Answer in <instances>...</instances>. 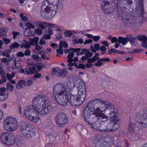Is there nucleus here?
<instances>
[{
	"label": "nucleus",
	"instance_id": "59",
	"mask_svg": "<svg viewBox=\"0 0 147 147\" xmlns=\"http://www.w3.org/2000/svg\"><path fill=\"white\" fill-rule=\"evenodd\" d=\"M56 51L60 54L63 55V50L61 48H59V49H57Z\"/></svg>",
	"mask_w": 147,
	"mask_h": 147
},
{
	"label": "nucleus",
	"instance_id": "14",
	"mask_svg": "<svg viewBox=\"0 0 147 147\" xmlns=\"http://www.w3.org/2000/svg\"><path fill=\"white\" fill-rule=\"evenodd\" d=\"M53 75L57 74L58 77H64L67 74V72L66 68H63L61 70L59 67L54 68L52 72Z\"/></svg>",
	"mask_w": 147,
	"mask_h": 147
},
{
	"label": "nucleus",
	"instance_id": "41",
	"mask_svg": "<svg viewBox=\"0 0 147 147\" xmlns=\"http://www.w3.org/2000/svg\"><path fill=\"white\" fill-rule=\"evenodd\" d=\"M1 79L0 80V84H2L5 82L6 80L7 79L5 76V73L2 74L0 75Z\"/></svg>",
	"mask_w": 147,
	"mask_h": 147
},
{
	"label": "nucleus",
	"instance_id": "18",
	"mask_svg": "<svg viewBox=\"0 0 147 147\" xmlns=\"http://www.w3.org/2000/svg\"><path fill=\"white\" fill-rule=\"evenodd\" d=\"M6 88H0V101H3L7 99L8 96V94L5 93Z\"/></svg>",
	"mask_w": 147,
	"mask_h": 147
},
{
	"label": "nucleus",
	"instance_id": "27",
	"mask_svg": "<svg viewBox=\"0 0 147 147\" xmlns=\"http://www.w3.org/2000/svg\"><path fill=\"white\" fill-rule=\"evenodd\" d=\"M49 25L47 26L48 28L47 34L51 36L53 34V31L51 29H53V27L57 28L58 26L57 25L53 24L50 23Z\"/></svg>",
	"mask_w": 147,
	"mask_h": 147
},
{
	"label": "nucleus",
	"instance_id": "1",
	"mask_svg": "<svg viewBox=\"0 0 147 147\" xmlns=\"http://www.w3.org/2000/svg\"><path fill=\"white\" fill-rule=\"evenodd\" d=\"M47 98L42 94L37 95L33 99L32 107L36 113L45 115L49 113L51 107L47 104Z\"/></svg>",
	"mask_w": 147,
	"mask_h": 147
},
{
	"label": "nucleus",
	"instance_id": "45",
	"mask_svg": "<svg viewBox=\"0 0 147 147\" xmlns=\"http://www.w3.org/2000/svg\"><path fill=\"white\" fill-rule=\"evenodd\" d=\"M106 141H105V142L107 143V144H106L107 147L109 145L110 143L112 142V141L113 140V138L110 137H107L106 138Z\"/></svg>",
	"mask_w": 147,
	"mask_h": 147
},
{
	"label": "nucleus",
	"instance_id": "4",
	"mask_svg": "<svg viewBox=\"0 0 147 147\" xmlns=\"http://www.w3.org/2000/svg\"><path fill=\"white\" fill-rule=\"evenodd\" d=\"M4 129L10 132H13L17 128L18 123L15 117H6L3 121Z\"/></svg>",
	"mask_w": 147,
	"mask_h": 147
},
{
	"label": "nucleus",
	"instance_id": "2",
	"mask_svg": "<svg viewBox=\"0 0 147 147\" xmlns=\"http://www.w3.org/2000/svg\"><path fill=\"white\" fill-rule=\"evenodd\" d=\"M136 121L138 125L142 128L147 127V110L144 108L140 109L136 113Z\"/></svg>",
	"mask_w": 147,
	"mask_h": 147
},
{
	"label": "nucleus",
	"instance_id": "8",
	"mask_svg": "<svg viewBox=\"0 0 147 147\" xmlns=\"http://www.w3.org/2000/svg\"><path fill=\"white\" fill-rule=\"evenodd\" d=\"M55 121L58 127H64L67 122V118L66 115L63 113H57L55 117Z\"/></svg>",
	"mask_w": 147,
	"mask_h": 147
},
{
	"label": "nucleus",
	"instance_id": "3",
	"mask_svg": "<svg viewBox=\"0 0 147 147\" xmlns=\"http://www.w3.org/2000/svg\"><path fill=\"white\" fill-rule=\"evenodd\" d=\"M58 7L57 6H47L42 9L40 12V14L41 17L45 19H51L53 18L56 14L58 10Z\"/></svg>",
	"mask_w": 147,
	"mask_h": 147
},
{
	"label": "nucleus",
	"instance_id": "33",
	"mask_svg": "<svg viewBox=\"0 0 147 147\" xmlns=\"http://www.w3.org/2000/svg\"><path fill=\"white\" fill-rule=\"evenodd\" d=\"M94 48L93 46H91L90 47V49L92 51L93 53H96V51L100 49V45L99 44H96L94 45Z\"/></svg>",
	"mask_w": 147,
	"mask_h": 147
},
{
	"label": "nucleus",
	"instance_id": "30",
	"mask_svg": "<svg viewBox=\"0 0 147 147\" xmlns=\"http://www.w3.org/2000/svg\"><path fill=\"white\" fill-rule=\"evenodd\" d=\"M138 2L137 3V6L136 7L138 11H139L140 10L142 12L143 11V0H138Z\"/></svg>",
	"mask_w": 147,
	"mask_h": 147
},
{
	"label": "nucleus",
	"instance_id": "25",
	"mask_svg": "<svg viewBox=\"0 0 147 147\" xmlns=\"http://www.w3.org/2000/svg\"><path fill=\"white\" fill-rule=\"evenodd\" d=\"M20 125L21 127V131L27 129H29V127H30L28 123L24 121H22L20 123Z\"/></svg>",
	"mask_w": 147,
	"mask_h": 147
},
{
	"label": "nucleus",
	"instance_id": "21",
	"mask_svg": "<svg viewBox=\"0 0 147 147\" xmlns=\"http://www.w3.org/2000/svg\"><path fill=\"white\" fill-rule=\"evenodd\" d=\"M78 92L79 97L81 98V102L84 101L86 97V88H82L78 89Z\"/></svg>",
	"mask_w": 147,
	"mask_h": 147
},
{
	"label": "nucleus",
	"instance_id": "56",
	"mask_svg": "<svg viewBox=\"0 0 147 147\" xmlns=\"http://www.w3.org/2000/svg\"><path fill=\"white\" fill-rule=\"evenodd\" d=\"M117 50H116L114 49H113L108 51V53L109 54H110L113 53H114L115 54L117 53Z\"/></svg>",
	"mask_w": 147,
	"mask_h": 147
},
{
	"label": "nucleus",
	"instance_id": "51",
	"mask_svg": "<svg viewBox=\"0 0 147 147\" xmlns=\"http://www.w3.org/2000/svg\"><path fill=\"white\" fill-rule=\"evenodd\" d=\"M47 139H49L51 142L54 141L55 140L54 136L53 135H47Z\"/></svg>",
	"mask_w": 147,
	"mask_h": 147
},
{
	"label": "nucleus",
	"instance_id": "16",
	"mask_svg": "<svg viewBox=\"0 0 147 147\" xmlns=\"http://www.w3.org/2000/svg\"><path fill=\"white\" fill-rule=\"evenodd\" d=\"M36 66L34 65H30L29 67L25 69V74L32 75L36 71Z\"/></svg>",
	"mask_w": 147,
	"mask_h": 147
},
{
	"label": "nucleus",
	"instance_id": "42",
	"mask_svg": "<svg viewBox=\"0 0 147 147\" xmlns=\"http://www.w3.org/2000/svg\"><path fill=\"white\" fill-rule=\"evenodd\" d=\"M126 39H127V41L128 40L131 43H132L136 39V38L135 37H132V36L128 35L126 37Z\"/></svg>",
	"mask_w": 147,
	"mask_h": 147
},
{
	"label": "nucleus",
	"instance_id": "11",
	"mask_svg": "<svg viewBox=\"0 0 147 147\" xmlns=\"http://www.w3.org/2000/svg\"><path fill=\"white\" fill-rule=\"evenodd\" d=\"M69 95L67 96V98L68 99V102H69L70 104L73 106H76V105H78L77 103L80 101H81V98L78 96V95H76L72 94L70 92H68Z\"/></svg>",
	"mask_w": 147,
	"mask_h": 147
},
{
	"label": "nucleus",
	"instance_id": "39",
	"mask_svg": "<svg viewBox=\"0 0 147 147\" xmlns=\"http://www.w3.org/2000/svg\"><path fill=\"white\" fill-rule=\"evenodd\" d=\"M78 89L83 88H86V86L84 82L83 81H80L77 86Z\"/></svg>",
	"mask_w": 147,
	"mask_h": 147
},
{
	"label": "nucleus",
	"instance_id": "15",
	"mask_svg": "<svg viewBox=\"0 0 147 147\" xmlns=\"http://www.w3.org/2000/svg\"><path fill=\"white\" fill-rule=\"evenodd\" d=\"M108 5H105L102 4L101 9L102 11V12L105 15H108L113 13L114 9L111 7H108Z\"/></svg>",
	"mask_w": 147,
	"mask_h": 147
},
{
	"label": "nucleus",
	"instance_id": "57",
	"mask_svg": "<svg viewBox=\"0 0 147 147\" xmlns=\"http://www.w3.org/2000/svg\"><path fill=\"white\" fill-rule=\"evenodd\" d=\"M77 69H85V66L84 64L83 63H80L78 64Z\"/></svg>",
	"mask_w": 147,
	"mask_h": 147
},
{
	"label": "nucleus",
	"instance_id": "53",
	"mask_svg": "<svg viewBox=\"0 0 147 147\" xmlns=\"http://www.w3.org/2000/svg\"><path fill=\"white\" fill-rule=\"evenodd\" d=\"M24 35L26 36H30L31 34V32L29 30H26L24 32Z\"/></svg>",
	"mask_w": 147,
	"mask_h": 147
},
{
	"label": "nucleus",
	"instance_id": "35",
	"mask_svg": "<svg viewBox=\"0 0 147 147\" xmlns=\"http://www.w3.org/2000/svg\"><path fill=\"white\" fill-rule=\"evenodd\" d=\"M136 37L140 41L143 42L144 41H147V37L145 35H139Z\"/></svg>",
	"mask_w": 147,
	"mask_h": 147
},
{
	"label": "nucleus",
	"instance_id": "48",
	"mask_svg": "<svg viewBox=\"0 0 147 147\" xmlns=\"http://www.w3.org/2000/svg\"><path fill=\"white\" fill-rule=\"evenodd\" d=\"M109 0H105L104 1H103V4L105 5L109 6L114 1V0H111L110 1V2Z\"/></svg>",
	"mask_w": 147,
	"mask_h": 147
},
{
	"label": "nucleus",
	"instance_id": "9",
	"mask_svg": "<svg viewBox=\"0 0 147 147\" xmlns=\"http://www.w3.org/2000/svg\"><path fill=\"white\" fill-rule=\"evenodd\" d=\"M110 121L113 123V125L112 128L109 127V129H105V130L107 131H114L119 127V120L118 117V114L110 116Z\"/></svg>",
	"mask_w": 147,
	"mask_h": 147
},
{
	"label": "nucleus",
	"instance_id": "22",
	"mask_svg": "<svg viewBox=\"0 0 147 147\" xmlns=\"http://www.w3.org/2000/svg\"><path fill=\"white\" fill-rule=\"evenodd\" d=\"M29 129L22 130L21 132L24 137L28 139L31 138L33 136L34 133L33 131H29Z\"/></svg>",
	"mask_w": 147,
	"mask_h": 147
},
{
	"label": "nucleus",
	"instance_id": "19",
	"mask_svg": "<svg viewBox=\"0 0 147 147\" xmlns=\"http://www.w3.org/2000/svg\"><path fill=\"white\" fill-rule=\"evenodd\" d=\"M50 23L41 21H37L35 22V24L37 27L43 30H45L46 31L47 30L46 26L47 27Z\"/></svg>",
	"mask_w": 147,
	"mask_h": 147
},
{
	"label": "nucleus",
	"instance_id": "6",
	"mask_svg": "<svg viewBox=\"0 0 147 147\" xmlns=\"http://www.w3.org/2000/svg\"><path fill=\"white\" fill-rule=\"evenodd\" d=\"M35 110L30 107H26L24 109V114L26 118L34 123H36L39 120V116L37 115Z\"/></svg>",
	"mask_w": 147,
	"mask_h": 147
},
{
	"label": "nucleus",
	"instance_id": "55",
	"mask_svg": "<svg viewBox=\"0 0 147 147\" xmlns=\"http://www.w3.org/2000/svg\"><path fill=\"white\" fill-rule=\"evenodd\" d=\"M20 16L22 20L26 21L28 20V18L27 17L24 16L22 13L20 14Z\"/></svg>",
	"mask_w": 147,
	"mask_h": 147
},
{
	"label": "nucleus",
	"instance_id": "34",
	"mask_svg": "<svg viewBox=\"0 0 147 147\" xmlns=\"http://www.w3.org/2000/svg\"><path fill=\"white\" fill-rule=\"evenodd\" d=\"M135 127V125L133 123H130L128 127V130L130 132H133L134 131Z\"/></svg>",
	"mask_w": 147,
	"mask_h": 147
},
{
	"label": "nucleus",
	"instance_id": "36",
	"mask_svg": "<svg viewBox=\"0 0 147 147\" xmlns=\"http://www.w3.org/2000/svg\"><path fill=\"white\" fill-rule=\"evenodd\" d=\"M19 44L17 42H15L13 43L9 46V48L11 49H13L15 48H17L20 46Z\"/></svg>",
	"mask_w": 147,
	"mask_h": 147
},
{
	"label": "nucleus",
	"instance_id": "49",
	"mask_svg": "<svg viewBox=\"0 0 147 147\" xmlns=\"http://www.w3.org/2000/svg\"><path fill=\"white\" fill-rule=\"evenodd\" d=\"M7 32V31L5 29L2 28H0V35L1 36H4Z\"/></svg>",
	"mask_w": 147,
	"mask_h": 147
},
{
	"label": "nucleus",
	"instance_id": "63",
	"mask_svg": "<svg viewBox=\"0 0 147 147\" xmlns=\"http://www.w3.org/2000/svg\"><path fill=\"white\" fill-rule=\"evenodd\" d=\"M42 48V47L41 46L36 45L35 49L36 51H40Z\"/></svg>",
	"mask_w": 147,
	"mask_h": 147
},
{
	"label": "nucleus",
	"instance_id": "13",
	"mask_svg": "<svg viewBox=\"0 0 147 147\" xmlns=\"http://www.w3.org/2000/svg\"><path fill=\"white\" fill-rule=\"evenodd\" d=\"M61 91H66L65 90V86L61 83H57L53 87V96H55V95H57L58 93Z\"/></svg>",
	"mask_w": 147,
	"mask_h": 147
},
{
	"label": "nucleus",
	"instance_id": "28",
	"mask_svg": "<svg viewBox=\"0 0 147 147\" xmlns=\"http://www.w3.org/2000/svg\"><path fill=\"white\" fill-rule=\"evenodd\" d=\"M22 44L20 45V47L22 48L23 47L26 49H28L30 48L31 45L30 43L25 40H24L22 42Z\"/></svg>",
	"mask_w": 147,
	"mask_h": 147
},
{
	"label": "nucleus",
	"instance_id": "20",
	"mask_svg": "<svg viewBox=\"0 0 147 147\" xmlns=\"http://www.w3.org/2000/svg\"><path fill=\"white\" fill-rule=\"evenodd\" d=\"M10 133L8 132H3L1 136L0 139L2 142L6 145V143L8 139V138L11 136H10Z\"/></svg>",
	"mask_w": 147,
	"mask_h": 147
},
{
	"label": "nucleus",
	"instance_id": "40",
	"mask_svg": "<svg viewBox=\"0 0 147 147\" xmlns=\"http://www.w3.org/2000/svg\"><path fill=\"white\" fill-rule=\"evenodd\" d=\"M6 88L7 90L12 92L13 91L14 86L13 85L10 83H8L7 84Z\"/></svg>",
	"mask_w": 147,
	"mask_h": 147
},
{
	"label": "nucleus",
	"instance_id": "38",
	"mask_svg": "<svg viewBox=\"0 0 147 147\" xmlns=\"http://www.w3.org/2000/svg\"><path fill=\"white\" fill-rule=\"evenodd\" d=\"M74 53H73L72 51L68 55L67 57L68 59H67V61L68 62H72V58L74 57Z\"/></svg>",
	"mask_w": 147,
	"mask_h": 147
},
{
	"label": "nucleus",
	"instance_id": "17",
	"mask_svg": "<svg viewBox=\"0 0 147 147\" xmlns=\"http://www.w3.org/2000/svg\"><path fill=\"white\" fill-rule=\"evenodd\" d=\"M59 0H46L44 1L42 3V9L43 7L45 5L46 2H47L51 6H54V7L57 6L58 7V4L59 3Z\"/></svg>",
	"mask_w": 147,
	"mask_h": 147
},
{
	"label": "nucleus",
	"instance_id": "43",
	"mask_svg": "<svg viewBox=\"0 0 147 147\" xmlns=\"http://www.w3.org/2000/svg\"><path fill=\"white\" fill-rule=\"evenodd\" d=\"M100 132L102 131V132H103V131H106V132H109V131H107L105 130H105V129H109V127H107L106 126L103 124H100Z\"/></svg>",
	"mask_w": 147,
	"mask_h": 147
},
{
	"label": "nucleus",
	"instance_id": "50",
	"mask_svg": "<svg viewBox=\"0 0 147 147\" xmlns=\"http://www.w3.org/2000/svg\"><path fill=\"white\" fill-rule=\"evenodd\" d=\"M72 35V32L70 30L65 31L64 32V35L66 37H70Z\"/></svg>",
	"mask_w": 147,
	"mask_h": 147
},
{
	"label": "nucleus",
	"instance_id": "61",
	"mask_svg": "<svg viewBox=\"0 0 147 147\" xmlns=\"http://www.w3.org/2000/svg\"><path fill=\"white\" fill-rule=\"evenodd\" d=\"M24 54L26 56H29L30 54V51L29 50H27L25 51Z\"/></svg>",
	"mask_w": 147,
	"mask_h": 147
},
{
	"label": "nucleus",
	"instance_id": "58",
	"mask_svg": "<svg viewBox=\"0 0 147 147\" xmlns=\"http://www.w3.org/2000/svg\"><path fill=\"white\" fill-rule=\"evenodd\" d=\"M12 34L13 35V39H15L16 38V36L17 35H19V33L17 32H16L14 31H13L12 32Z\"/></svg>",
	"mask_w": 147,
	"mask_h": 147
},
{
	"label": "nucleus",
	"instance_id": "37",
	"mask_svg": "<svg viewBox=\"0 0 147 147\" xmlns=\"http://www.w3.org/2000/svg\"><path fill=\"white\" fill-rule=\"evenodd\" d=\"M63 47L65 48H67L68 47V45L65 41H60L59 45V47L62 48Z\"/></svg>",
	"mask_w": 147,
	"mask_h": 147
},
{
	"label": "nucleus",
	"instance_id": "29",
	"mask_svg": "<svg viewBox=\"0 0 147 147\" xmlns=\"http://www.w3.org/2000/svg\"><path fill=\"white\" fill-rule=\"evenodd\" d=\"M26 85V82L24 80H21L18 82L16 85V88L20 89L22 87H24Z\"/></svg>",
	"mask_w": 147,
	"mask_h": 147
},
{
	"label": "nucleus",
	"instance_id": "24",
	"mask_svg": "<svg viewBox=\"0 0 147 147\" xmlns=\"http://www.w3.org/2000/svg\"><path fill=\"white\" fill-rule=\"evenodd\" d=\"M9 135L10 136H11V137L10 136L9 137V138L7 140V142L6 144V145L9 146L13 145L16 141L15 137L14 134L10 133Z\"/></svg>",
	"mask_w": 147,
	"mask_h": 147
},
{
	"label": "nucleus",
	"instance_id": "46",
	"mask_svg": "<svg viewBox=\"0 0 147 147\" xmlns=\"http://www.w3.org/2000/svg\"><path fill=\"white\" fill-rule=\"evenodd\" d=\"M32 57L33 59L37 62L39 61L41 59V57L38 55L36 54H34L32 55Z\"/></svg>",
	"mask_w": 147,
	"mask_h": 147
},
{
	"label": "nucleus",
	"instance_id": "32",
	"mask_svg": "<svg viewBox=\"0 0 147 147\" xmlns=\"http://www.w3.org/2000/svg\"><path fill=\"white\" fill-rule=\"evenodd\" d=\"M118 41L121 43L122 45H124L127 42V39L126 37L123 38L122 37H119L118 38Z\"/></svg>",
	"mask_w": 147,
	"mask_h": 147
},
{
	"label": "nucleus",
	"instance_id": "60",
	"mask_svg": "<svg viewBox=\"0 0 147 147\" xmlns=\"http://www.w3.org/2000/svg\"><path fill=\"white\" fill-rule=\"evenodd\" d=\"M89 50H88V51L85 54V55L87 57H91L93 55V53H92L89 52Z\"/></svg>",
	"mask_w": 147,
	"mask_h": 147
},
{
	"label": "nucleus",
	"instance_id": "12",
	"mask_svg": "<svg viewBox=\"0 0 147 147\" xmlns=\"http://www.w3.org/2000/svg\"><path fill=\"white\" fill-rule=\"evenodd\" d=\"M92 103L91 101L90 103H88V105L84 110L82 113V117L85 119L86 121L88 122V123H89V121H90L89 118L91 115L90 113L92 111L91 109L92 108V106L91 105Z\"/></svg>",
	"mask_w": 147,
	"mask_h": 147
},
{
	"label": "nucleus",
	"instance_id": "26",
	"mask_svg": "<svg viewBox=\"0 0 147 147\" xmlns=\"http://www.w3.org/2000/svg\"><path fill=\"white\" fill-rule=\"evenodd\" d=\"M107 143L102 140L96 141L94 142V145L95 147H107L106 144Z\"/></svg>",
	"mask_w": 147,
	"mask_h": 147
},
{
	"label": "nucleus",
	"instance_id": "10",
	"mask_svg": "<svg viewBox=\"0 0 147 147\" xmlns=\"http://www.w3.org/2000/svg\"><path fill=\"white\" fill-rule=\"evenodd\" d=\"M99 106L97 107L93 112L94 115L97 117H100L103 119H107V117L104 114L105 111L100 104Z\"/></svg>",
	"mask_w": 147,
	"mask_h": 147
},
{
	"label": "nucleus",
	"instance_id": "44",
	"mask_svg": "<svg viewBox=\"0 0 147 147\" xmlns=\"http://www.w3.org/2000/svg\"><path fill=\"white\" fill-rule=\"evenodd\" d=\"M38 37H34L30 41V42L31 43L32 45H34V44H33V42H34V44L35 45L37 44L38 42Z\"/></svg>",
	"mask_w": 147,
	"mask_h": 147
},
{
	"label": "nucleus",
	"instance_id": "54",
	"mask_svg": "<svg viewBox=\"0 0 147 147\" xmlns=\"http://www.w3.org/2000/svg\"><path fill=\"white\" fill-rule=\"evenodd\" d=\"M26 26L28 28L33 29L34 28V26L32 24L28 22H27L25 24Z\"/></svg>",
	"mask_w": 147,
	"mask_h": 147
},
{
	"label": "nucleus",
	"instance_id": "47",
	"mask_svg": "<svg viewBox=\"0 0 147 147\" xmlns=\"http://www.w3.org/2000/svg\"><path fill=\"white\" fill-rule=\"evenodd\" d=\"M43 30V29L39 28H38L35 30L34 32L35 33L37 34L38 35H40L42 33Z\"/></svg>",
	"mask_w": 147,
	"mask_h": 147
},
{
	"label": "nucleus",
	"instance_id": "7",
	"mask_svg": "<svg viewBox=\"0 0 147 147\" xmlns=\"http://www.w3.org/2000/svg\"><path fill=\"white\" fill-rule=\"evenodd\" d=\"M69 94L68 92L67 91H61L55 96H53L58 104L64 106L67 105L68 102L67 96Z\"/></svg>",
	"mask_w": 147,
	"mask_h": 147
},
{
	"label": "nucleus",
	"instance_id": "31",
	"mask_svg": "<svg viewBox=\"0 0 147 147\" xmlns=\"http://www.w3.org/2000/svg\"><path fill=\"white\" fill-rule=\"evenodd\" d=\"M100 123H96L93 124L91 125L90 126L92 128H93L95 130H98L100 131Z\"/></svg>",
	"mask_w": 147,
	"mask_h": 147
},
{
	"label": "nucleus",
	"instance_id": "23",
	"mask_svg": "<svg viewBox=\"0 0 147 147\" xmlns=\"http://www.w3.org/2000/svg\"><path fill=\"white\" fill-rule=\"evenodd\" d=\"M122 20L123 21H126L125 22H126V24L129 27H132L135 26L137 23L136 20L134 19H129L127 18H123L122 17Z\"/></svg>",
	"mask_w": 147,
	"mask_h": 147
},
{
	"label": "nucleus",
	"instance_id": "52",
	"mask_svg": "<svg viewBox=\"0 0 147 147\" xmlns=\"http://www.w3.org/2000/svg\"><path fill=\"white\" fill-rule=\"evenodd\" d=\"M102 61L101 60V59H100L96 63H95L94 64V65L98 67H100L103 64V63L102 62Z\"/></svg>",
	"mask_w": 147,
	"mask_h": 147
},
{
	"label": "nucleus",
	"instance_id": "64",
	"mask_svg": "<svg viewBox=\"0 0 147 147\" xmlns=\"http://www.w3.org/2000/svg\"><path fill=\"white\" fill-rule=\"evenodd\" d=\"M3 40L4 41L5 44H7L10 42V40L6 38H3Z\"/></svg>",
	"mask_w": 147,
	"mask_h": 147
},
{
	"label": "nucleus",
	"instance_id": "62",
	"mask_svg": "<svg viewBox=\"0 0 147 147\" xmlns=\"http://www.w3.org/2000/svg\"><path fill=\"white\" fill-rule=\"evenodd\" d=\"M71 49L72 50V51L73 53L74 52H77L79 51L81 49L80 48H71Z\"/></svg>",
	"mask_w": 147,
	"mask_h": 147
},
{
	"label": "nucleus",
	"instance_id": "5",
	"mask_svg": "<svg viewBox=\"0 0 147 147\" xmlns=\"http://www.w3.org/2000/svg\"><path fill=\"white\" fill-rule=\"evenodd\" d=\"M92 102L99 103L103 107L105 111L107 110L110 109L109 114L110 115V116L118 114L117 110L115 109V107L111 102L101 100L95 99L92 100Z\"/></svg>",
	"mask_w": 147,
	"mask_h": 147
}]
</instances>
